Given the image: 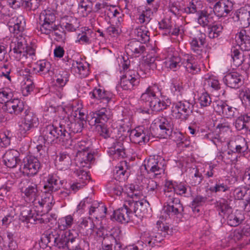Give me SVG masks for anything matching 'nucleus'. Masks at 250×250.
Here are the masks:
<instances>
[{
  "mask_svg": "<svg viewBox=\"0 0 250 250\" xmlns=\"http://www.w3.org/2000/svg\"><path fill=\"white\" fill-rule=\"evenodd\" d=\"M162 160H159L158 163H156L152 168L151 171H149L148 174H153V177H156L157 175H161L164 171V164L162 163Z\"/></svg>",
  "mask_w": 250,
  "mask_h": 250,
  "instance_id": "e2e57ef3",
  "label": "nucleus"
},
{
  "mask_svg": "<svg viewBox=\"0 0 250 250\" xmlns=\"http://www.w3.org/2000/svg\"><path fill=\"white\" fill-rule=\"evenodd\" d=\"M229 187L223 183L220 182V180H216L214 186L209 188V190L212 192L217 193L220 192H226L229 190Z\"/></svg>",
  "mask_w": 250,
  "mask_h": 250,
  "instance_id": "680f3d73",
  "label": "nucleus"
},
{
  "mask_svg": "<svg viewBox=\"0 0 250 250\" xmlns=\"http://www.w3.org/2000/svg\"><path fill=\"white\" fill-rule=\"evenodd\" d=\"M233 5L229 0L217 1L213 6V12L217 17H226L232 11Z\"/></svg>",
  "mask_w": 250,
  "mask_h": 250,
  "instance_id": "a878e982",
  "label": "nucleus"
},
{
  "mask_svg": "<svg viewBox=\"0 0 250 250\" xmlns=\"http://www.w3.org/2000/svg\"><path fill=\"white\" fill-rule=\"evenodd\" d=\"M236 19L245 26L250 24V11L245 8H241L235 13Z\"/></svg>",
  "mask_w": 250,
  "mask_h": 250,
  "instance_id": "79ce46f5",
  "label": "nucleus"
},
{
  "mask_svg": "<svg viewBox=\"0 0 250 250\" xmlns=\"http://www.w3.org/2000/svg\"><path fill=\"white\" fill-rule=\"evenodd\" d=\"M26 42L21 36L13 38L9 44V54L17 61L24 60Z\"/></svg>",
  "mask_w": 250,
  "mask_h": 250,
  "instance_id": "2eb2a0df",
  "label": "nucleus"
},
{
  "mask_svg": "<svg viewBox=\"0 0 250 250\" xmlns=\"http://www.w3.org/2000/svg\"><path fill=\"white\" fill-rule=\"evenodd\" d=\"M208 28V37L210 39H215L219 36L223 27L221 24H210Z\"/></svg>",
  "mask_w": 250,
  "mask_h": 250,
  "instance_id": "603ef678",
  "label": "nucleus"
},
{
  "mask_svg": "<svg viewBox=\"0 0 250 250\" xmlns=\"http://www.w3.org/2000/svg\"><path fill=\"white\" fill-rule=\"evenodd\" d=\"M74 173L77 176L79 182L84 184V185L86 184L87 181L90 179L89 176L85 170L77 169L74 171Z\"/></svg>",
  "mask_w": 250,
  "mask_h": 250,
  "instance_id": "0e129e2a",
  "label": "nucleus"
},
{
  "mask_svg": "<svg viewBox=\"0 0 250 250\" xmlns=\"http://www.w3.org/2000/svg\"><path fill=\"white\" fill-rule=\"evenodd\" d=\"M41 167L39 160L35 157L30 156L24 159L20 169L24 174L32 176L36 174Z\"/></svg>",
  "mask_w": 250,
  "mask_h": 250,
  "instance_id": "6ab92c4d",
  "label": "nucleus"
},
{
  "mask_svg": "<svg viewBox=\"0 0 250 250\" xmlns=\"http://www.w3.org/2000/svg\"><path fill=\"white\" fill-rule=\"evenodd\" d=\"M56 16L54 13L50 10L42 11L39 18V26L37 29L41 34L47 33L56 27Z\"/></svg>",
  "mask_w": 250,
  "mask_h": 250,
  "instance_id": "ddd939ff",
  "label": "nucleus"
},
{
  "mask_svg": "<svg viewBox=\"0 0 250 250\" xmlns=\"http://www.w3.org/2000/svg\"><path fill=\"white\" fill-rule=\"evenodd\" d=\"M128 201L130 205L129 207L132 209L133 213L136 214V215L143 217L146 213L148 202L141 200L135 201L134 200H129Z\"/></svg>",
  "mask_w": 250,
  "mask_h": 250,
  "instance_id": "72a5a7b5",
  "label": "nucleus"
},
{
  "mask_svg": "<svg viewBox=\"0 0 250 250\" xmlns=\"http://www.w3.org/2000/svg\"><path fill=\"white\" fill-rule=\"evenodd\" d=\"M72 69L81 77H85L89 74L88 64L85 62L76 61L72 63Z\"/></svg>",
  "mask_w": 250,
  "mask_h": 250,
  "instance_id": "a19ab883",
  "label": "nucleus"
},
{
  "mask_svg": "<svg viewBox=\"0 0 250 250\" xmlns=\"http://www.w3.org/2000/svg\"><path fill=\"white\" fill-rule=\"evenodd\" d=\"M199 101L201 107L208 106L212 103L211 98L207 92L203 93L200 95Z\"/></svg>",
  "mask_w": 250,
  "mask_h": 250,
  "instance_id": "338daca9",
  "label": "nucleus"
},
{
  "mask_svg": "<svg viewBox=\"0 0 250 250\" xmlns=\"http://www.w3.org/2000/svg\"><path fill=\"white\" fill-rule=\"evenodd\" d=\"M75 233L78 232L74 229L65 232L52 229L43 233L41 241L47 246H54L60 249L66 250L68 245L74 239Z\"/></svg>",
  "mask_w": 250,
  "mask_h": 250,
  "instance_id": "f257e3e1",
  "label": "nucleus"
},
{
  "mask_svg": "<svg viewBox=\"0 0 250 250\" xmlns=\"http://www.w3.org/2000/svg\"><path fill=\"white\" fill-rule=\"evenodd\" d=\"M108 153L110 155H112L115 159L124 158L125 156V153L122 141L117 140L114 143Z\"/></svg>",
  "mask_w": 250,
  "mask_h": 250,
  "instance_id": "f704fd0d",
  "label": "nucleus"
},
{
  "mask_svg": "<svg viewBox=\"0 0 250 250\" xmlns=\"http://www.w3.org/2000/svg\"><path fill=\"white\" fill-rule=\"evenodd\" d=\"M159 88L156 84L149 86L142 93L141 99L149 102V107L153 111L159 112L167 108V104L162 98L158 97Z\"/></svg>",
  "mask_w": 250,
  "mask_h": 250,
  "instance_id": "0eeeda50",
  "label": "nucleus"
},
{
  "mask_svg": "<svg viewBox=\"0 0 250 250\" xmlns=\"http://www.w3.org/2000/svg\"><path fill=\"white\" fill-rule=\"evenodd\" d=\"M87 120H84L81 118H77L74 122H71L68 119H62L60 121V127L62 128L63 133H67L69 135L68 142L70 141L72 133H78L82 131L84 123Z\"/></svg>",
  "mask_w": 250,
  "mask_h": 250,
  "instance_id": "dca6fc26",
  "label": "nucleus"
},
{
  "mask_svg": "<svg viewBox=\"0 0 250 250\" xmlns=\"http://www.w3.org/2000/svg\"><path fill=\"white\" fill-rule=\"evenodd\" d=\"M39 124L37 116L30 109L27 108L23 112L19 125V132L22 136L28 134L33 128Z\"/></svg>",
  "mask_w": 250,
  "mask_h": 250,
  "instance_id": "f8f14e48",
  "label": "nucleus"
},
{
  "mask_svg": "<svg viewBox=\"0 0 250 250\" xmlns=\"http://www.w3.org/2000/svg\"><path fill=\"white\" fill-rule=\"evenodd\" d=\"M92 34H93V32L91 30L88 29L86 32L79 34L78 41L82 44H90L92 42L91 39Z\"/></svg>",
  "mask_w": 250,
  "mask_h": 250,
  "instance_id": "bf43d9fd",
  "label": "nucleus"
},
{
  "mask_svg": "<svg viewBox=\"0 0 250 250\" xmlns=\"http://www.w3.org/2000/svg\"><path fill=\"white\" fill-rule=\"evenodd\" d=\"M55 164L58 169L65 170L67 169L71 165V159L67 153L65 152L60 153L57 156Z\"/></svg>",
  "mask_w": 250,
  "mask_h": 250,
  "instance_id": "c9c22d12",
  "label": "nucleus"
},
{
  "mask_svg": "<svg viewBox=\"0 0 250 250\" xmlns=\"http://www.w3.org/2000/svg\"><path fill=\"white\" fill-rule=\"evenodd\" d=\"M134 34L137 41L142 43H145L149 41L150 33L146 26L142 25L136 28L134 30Z\"/></svg>",
  "mask_w": 250,
  "mask_h": 250,
  "instance_id": "58836bf2",
  "label": "nucleus"
},
{
  "mask_svg": "<svg viewBox=\"0 0 250 250\" xmlns=\"http://www.w3.org/2000/svg\"><path fill=\"white\" fill-rule=\"evenodd\" d=\"M229 147L232 149V152L238 153L245 152L248 149L245 139L241 137H238L234 142L232 141H230Z\"/></svg>",
  "mask_w": 250,
  "mask_h": 250,
  "instance_id": "e433bc0d",
  "label": "nucleus"
},
{
  "mask_svg": "<svg viewBox=\"0 0 250 250\" xmlns=\"http://www.w3.org/2000/svg\"><path fill=\"white\" fill-rule=\"evenodd\" d=\"M13 96V93L10 89L7 88L0 89V103L6 104L7 102L12 101Z\"/></svg>",
  "mask_w": 250,
  "mask_h": 250,
  "instance_id": "4d7b16f0",
  "label": "nucleus"
},
{
  "mask_svg": "<svg viewBox=\"0 0 250 250\" xmlns=\"http://www.w3.org/2000/svg\"><path fill=\"white\" fill-rule=\"evenodd\" d=\"M41 137L43 138L44 144L67 143L69 135L63 133L62 128L60 127V122L54 123L43 127L41 131Z\"/></svg>",
  "mask_w": 250,
  "mask_h": 250,
  "instance_id": "39448f33",
  "label": "nucleus"
},
{
  "mask_svg": "<svg viewBox=\"0 0 250 250\" xmlns=\"http://www.w3.org/2000/svg\"><path fill=\"white\" fill-rule=\"evenodd\" d=\"M91 144L90 142L81 141L75 146L77 150L76 155V163L79 167L89 168L90 163L94 160L93 154L90 150Z\"/></svg>",
  "mask_w": 250,
  "mask_h": 250,
  "instance_id": "6e6552de",
  "label": "nucleus"
},
{
  "mask_svg": "<svg viewBox=\"0 0 250 250\" xmlns=\"http://www.w3.org/2000/svg\"><path fill=\"white\" fill-rule=\"evenodd\" d=\"M141 183V186L145 187L148 192L157 193L159 186L155 181L152 179L142 177Z\"/></svg>",
  "mask_w": 250,
  "mask_h": 250,
  "instance_id": "de8ad7c7",
  "label": "nucleus"
},
{
  "mask_svg": "<svg viewBox=\"0 0 250 250\" xmlns=\"http://www.w3.org/2000/svg\"><path fill=\"white\" fill-rule=\"evenodd\" d=\"M39 67L38 72H41L42 74H45L48 73L50 75V72H52L51 70V64L49 62L43 60L40 61L38 64Z\"/></svg>",
  "mask_w": 250,
  "mask_h": 250,
  "instance_id": "69168bd1",
  "label": "nucleus"
},
{
  "mask_svg": "<svg viewBox=\"0 0 250 250\" xmlns=\"http://www.w3.org/2000/svg\"><path fill=\"white\" fill-rule=\"evenodd\" d=\"M107 191L109 193L120 196L123 193H125L124 188L119 185L117 181H110L106 185Z\"/></svg>",
  "mask_w": 250,
  "mask_h": 250,
  "instance_id": "49530a36",
  "label": "nucleus"
},
{
  "mask_svg": "<svg viewBox=\"0 0 250 250\" xmlns=\"http://www.w3.org/2000/svg\"><path fill=\"white\" fill-rule=\"evenodd\" d=\"M111 117L110 112L103 107L94 112H90L86 116V120L91 126L97 125L96 128L99 135L104 139L109 138L110 130L105 124Z\"/></svg>",
  "mask_w": 250,
  "mask_h": 250,
  "instance_id": "7ed1b4c3",
  "label": "nucleus"
},
{
  "mask_svg": "<svg viewBox=\"0 0 250 250\" xmlns=\"http://www.w3.org/2000/svg\"><path fill=\"white\" fill-rule=\"evenodd\" d=\"M7 25L11 32L18 34L24 31L25 21L22 15H16L10 18Z\"/></svg>",
  "mask_w": 250,
  "mask_h": 250,
  "instance_id": "b1692460",
  "label": "nucleus"
},
{
  "mask_svg": "<svg viewBox=\"0 0 250 250\" xmlns=\"http://www.w3.org/2000/svg\"><path fill=\"white\" fill-rule=\"evenodd\" d=\"M159 160H162L163 162L164 161V160L162 159L158 156H157V158H155V157H150L147 159L145 160L143 165L147 173H148L149 171L151 170V169L152 168V167L154 165H156V163H158Z\"/></svg>",
  "mask_w": 250,
  "mask_h": 250,
  "instance_id": "052dcab7",
  "label": "nucleus"
},
{
  "mask_svg": "<svg viewBox=\"0 0 250 250\" xmlns=\"http://www.w3.org/2000/svg\"><path fill=\"white\" fill-rule=\"evenodd\" d=\"M167 67L175 71L183 65L186 70L192 74H196L200 71V68L194 56L186 54L183 58L179 56L173 55L166 61Z\"/></svg>",
  "mask_w": 250,
  "mask_h": 250,
  "instance_id": "423d86ee",
  "label": "nucleus"
},
{
  "mask_svg": "<svg viewBox=\"0 0 250 250\" xmlns=\"http://www.w3.org/2000/svg\"><path fill=\"white\" fill-rule=\"evenodd\" d=\"M127 54L139 57L146 50V47L142 42L137 40H131L125 47Z\"/></svg>",
  "mask_w": 250,
  "mask_h": 250,
  "instance_id": "7c9ffc66",
  "label": "nucleus"
},
{
  "mask_svg": "<svg viewBox=\"0 0 250 250\" xmlns=\"http://www.w3.org/2000/svg\"><path fill=\"white\" fill-rule=\"evenodd\" d=\"M47 216V214H43L41 217H37L31 210L26 208L21 212L20 220L27 224H35L36 221H39L40 223H47L50 222V219Z\"/></svg>",
  "mask_w": 250,
  "mask_h": 250,
  "instance_id": "4be33fe9",
  "label": "nucleus"
},
{
  "mask_svg": "<svg viewBox=\"0 0 250 250\" xmlns=\"http://www.w3.org/2000/svg\"><path fill=\"white\" fill-rule=\"evenodd\" d=\"M193 110V105L187 101H180L174 104L172 112L177 119L187 120Z\"/></svg>",
  "mask_w": 250,
  "mask_h": 250,
  "instance_id": "a211bd4d",
  "label": "nucleus"
},
{
  "mask_svg": "<svg viewBox=\"0 0 250 250\" xmlns=\"http://www.w3.org/2000/svg\"><path fill=\"white\" fill-rule=\"evenodd\" d=\"M19 187L21 192L24 194L25 198L29 202L37 204L36 202L41 192L36 184L33 183L28 179H23L20 183Z\"/></svg>",
  "mask_w": 250,
  "mask_h": 250,
  "instance_id": "4468645a",
  "label": "nucleus"
},
{
  "mask_svg": "<svg viewBox=\"0 0 250 250\" xmlns=\"http://www.w3.org/2000/svg\"><path fill=\"white\" fill-rule=\"evenodd\" d=\"M197 20V22L203 27H208L211 22V17L205 10H202L198 13Z\"/></svg>",
  "mask_w": 250,
  "mask_h": 250,
  "instance_id": "8fccbe9b",
  "label": "nucleus"
},
{
  "mask_svg": "<svg viewBox=\"0 0 250 250\" xmlns=\"http://www.w3.org/2000/svg\"><path fill=\"white\" fill-rule=\"evenodd\" d=\"M4 109L10 114L20 115L26 108L22 101L19 99H12L4 106Z\"/></svg>",
  "mask_w": 250,
  "mask_h": 250,
  "instance_id": "cd10ccee",
  "label": "nucleus"
},
{
  "mask_svg": "<svg viewBox=\"0 0 250 250\" xmlns=\"http://www.w3.org/2000/svg\"><path fill=\"white\" fill-rule=\"evenodd\" d=\"M151 12L150 11H143L138 18L139 23L147 25L150 21L151 18L150 17Z\"/></svg>",
  "mask_w": 250,
  "mask_h": 250,
  "instance_id": "774afa93",
  "label": "nucleus"
},
{
  "mask_svg": "<svg viewBox=\"0 0 250 250\" xmlns=\"http://www.w3.org/2000/svg\"><path fill=\"white\" fill-rule=\"evenodd\" d=\"M188 189H190V188L184 184L181 183L175 184L173 183V191L177 194L188 196L190 194L187 193Z\"/></svg>",
  "mask_w": 250,
  "mask_h": 250,
  "instance_id": "13d9d810",
  "label": "nucleus"
},
{
  "mask_svg": "<svg viewBox=\"0 0 250 250\" xmlns=\"http://www.w3.org/2000/svg\"><path fill=\"white\" fill-rule=\"evenodd\" d=\"M120 65L124 70V74L121 78L120 85L123 90L134 89L140 83V76L138 72L130 69V61L127 56H122L118 59Z\"/></svg>",
  "mask_w": 250,
  "mask_h": 250,
  "instance_id": "20e7f679",
  "label": "nucleus"
},
{
  "mask_svg": "<svg viewBox=\"0 0 250 250\" xmlns=\"http://www.w3.org/2000/svg\"><path fill=\"white\" fill-rule=\"evenodd\" d=\"M148 133L147 129H145L142 126L139 127L131 130L129 138L132 143L142 145L149 141L150 137Z\"/></svg>",
  "mask_w": 250,
  "mask_h": 250,
  "instance_id": "5701e85b",
  "label": "nucleus"
},
{
  "mask_svg": "<svg viewBox=\"0 0 250 250\" xmlns=\"http://www.w3.org/2000/svg\"><path fill=\"white\" fill-rule=\"evenodd\" d=\"M100 250H121V244L112 234L106 235L102 242Z\"/></svg>",
  "mask_w": 250,
  "mask_h": 250,
  "instance_id": "2f4dec72",
  "label": "nucleus"
},
{
  "mask_svg": "<svg viewBox=\"0 0 250 250\" xmlns=\"http://www.w3.org/2000/svg\"><path fill=\"white\" fill-rule=\"evenodd\" d=\"M50 32L47 33H44L43 34L50 35L51 33H53L56 36L55 39L58 42L63 41L65 39V32L63 30L62 27L59 24H56V27L53 28Z\"/></svg>",
  "mask_w": 250,
  "mask_h": 250,
  "instance_id": "864d4df0",
  "label": "nucleus"
},
{
  "mask_svg": "<svg viewBox=\"0 0 250 250\" xmlns=\"http://www.w3.org/2000/svg\"><path fill=\"white\" fill-rule=\"evenodd\" d=\"M19 156L20 153L16 150H8L3 157L5 165L9 168L15 167L20 162Z\"/></svg>",
  "mask_w": 250,
  "mask_h": 250,
  "instance_id": "473e14b6",
  "label": "nucleus"
},
{
  "mask_svg": "<svg viewBox=\"0 0 250 250\" xmlns=\"http://www.w3.org/2000/svg\"><path fill=\"white\" fill-rule=\"evenodd\" d=\"M212 107L215 112L227 118L234 117L238 113L237 109L228 105L222 101H215L212 102Z\"/></svg>",
  "mask_w": 250,
  "mask_h": 250,
  "instance_id": "aec40b11",
  "label": "nucleus"
},
{
  "mask_svg": "<svg viewBox=\"0 0 250 250\" xmlns=\"http://www.w3.org/2000/svg\"><path fill=\"white\" fill-rule=\"evenodd\" d=\"M202 8V1L200 0H191L188 6L185 9L186 12L188 13L198 14Z\"/></svg>",
  "mask_w": 250,
  "mask_h": 250,
  "instance_id": "6e6d98bb",
  "label": "nucleus"
},
{
  "mask_svg": "<svg viewBox=\"0 0 250 250\" xmlns=\"http://www.w3.org/2000/svg\"><path fill=\"white\" fill-rule=\"evenodd\" d=\"M233 195L237 200H250V189L246 187L235 188L233 191Z\"/></svg>",
  "mask_w": 250,
  "mask_h": 250,
  "instance_id": "37998d69",
  "label": "nucleus"
},
{
  "mask_svg": "<svg viewBox=\"0 0 250 250\" xmlns=\"http://www.w3.org/2000/svg\"><path fill=\"white\" fill-rule=\"evenodd\" d=\"M74 224L73 217L71 215H68L59 218L58 221V227L59 230H65L70 228Z\"/></svg>",
  "mask_w": 250,
  "mask_h": 250,
  "instance_id": "c03bdc74",
  "label": "nucleus"
},
{
  "mask_svg": "<svg viewBox=\"0 0 250 250\" xmlns=\"http://www.w3.org/2000/svg\"><path fill=\"white\" fill-rule=\"evenodd\" d=\"M225 83L232 88H238L243 84L244 78L238 72H232L228 73L223 78Z\"/></svg>",
  "mask_w": 250,
  "mask_h": 250,
  "instance_id": "bb28decb",
  "label": "nucleus"
},
{
  "mask_svg": "<svg viewBox=\"0 0 250 250\" xmlns=\"http://www.w3.org/2000/svg\"><path fill=\"white\" fill-rule=\"evenodd\" d=\"M56 84L59 87L64 86L68 81L69 74L65 70L61 69L59 70L56 76Z\"/></svg>",
  "mask_w": 250,
  "mask_h": 250,
  "instance_id": "3c124183",
  "label": "nucleus"
},
{
  "mask_svg": "<svg viewBox=\"0 0 250 250\" xmlns=\"http://www.w3.org/2000/svg\"><path fill=\"white\" fill-rule=\"evenodd\" d=\"M237 130H250V115L245 114L238 117L234 123Z\"/></svg>",
  "mask_w": 250,
  "mask_h": 250,
  "instance_id": "ea45409f",
  "label": "nucleus"
},
{
  "mask_svg": "<svg viewBox=\"0 0 250 250\" xmlns=\"http://www.w3.org/2000/svg\"><path fill=\"white\" fill-rule=\"evenodd\" d=\"M167 204L164 207L163 211L169 216L181 214L183 211V207L180 200L177 198H170Z\"/></svg>",
  "mask_w": 250,
  "mask_h": 250,
  "instance_id": "393cba45",
  "label": "nucleus"
},
{
  "mask_svg": "<svg viewBox=\"0 0 250 250\" xmlns=\"http://www.w3.org/2000/svg\"><path fill=\"white\" fill-rule=\"evenodd\" d=\"M216 207L219 210V213L226 218L228 224L231 227L239 225L243 220L242 215L237 212H233L232 208L225 199H220L216 203Z\"/></svg>",
  "mask_w": 250,
  "mask_h": 250,
  "instance_id": "1a4fd4ad",
  "label": "nucleus"
},
{
  "mask_svg": "<svg viewBox=\"0 0 250 250\" xmlns=\"http://www.w3.org/2000/svg\"><path fill=\"white\" fill-rule=\"evenodd\" d=\"M63 20L65 21V22L62 23V25L65 29L71 32L76 30V28L77 27V19L72 17H66L63 18Z\"/></svg>",
  "mask_w": 250,
  "mask_h": 250,
  "instance_id": "5fc2aeb1",
  "label": "nucleus"
},
{
  "mask_svg": "<svg viewBox=\"0 0 250 250\" xmlns=\"http://www.w3.org/2000/svg\"><path fill=\"white\" fill-rule=\"evenodd\" d=\"M159 225L157 232L146 231L142 233L141 238L146 245L153 247L156 243L161 242L164 237L171 234L172 231L168 226L164 223H161Z\"/></svg>",
  "mask_w": 250,
  "mask_h": 250,
  "instance_id": "9d476101",
  "label": "nucleus"
},
{
  "mask_svg": "<svg viewBox=\"0 0 250 250\" xmlns=\"http://www.w3.org/2000/svg\"><path fill=\"white\" fill-rule=\"evenodd\" d=\"M79 227L81 232L83 235L89 236L94 232L95 225L92 220L90 218H88L83 219L79 225Z\"/></svg>",
  "mask_w": 250,
  "mask_h": 250,
  "instance_id": "4c0bfd02",
  "label": "nucleus"
},
{
  "mask_svg": "<svg viewBox=\"0 0 250 250\" xmlns=\"http://www.w3.org/2000/svg\"><path fill=\"white\" fill-rule=\"evenodd\" d=\"M231 53L233 65L236 67L241 65L244 61L243 53L240 52L236 47H233L231 48Z\"/></svg>",
  "mask_w": 250,
  "mask_h": 250,
  "instance_id": "09e8293b",
  "label": "nucleus"
},
{
  "mask_svg": "<svg viewBox=\"0 0 250 250\" xmlns=\"http://www.w3.org/2000/svg\"><path fill=\"white\" fill-rule=\"evenodd\" d=\"M250 32L242 29L235 36L238 47L243 51L250 50Z\"/></svg>",
  "mask_w": 250,
  "mask_h": 250,
  "instance_id": "c756f323",
  "label": "nucleus"
},
{
  "mask_svg": "<svg viewBox=\"0 0 250 250\" xmlns=\"http://www.w3.org/2000/svg\"><path fill=\"white\" fill-rule=\"evenodd\" d=\"M129 206V202L126 201L123 207L114 211L112 216L115 220L121 223H126L131 220L133 212Z\"/></svg>",
  "mask_w": 250,
  "mask_h": 250,
  "instance_id": "412c9836",
  "label": "nucleus"
},
{
  "mask_svg": "<svg viewBox=\"0 0 250 250\" xmlns=\"http://www.w3.org/2000/svg\"><path fill=\"white\" fill-rule=\"evenodd\" d=\"M61 182L56 175L49 174L46 178L44 185V192L51 194L52 193L58 190L61 187Z\"/></svg>",
  "mask_w": 250,
  "mask_h": 250,
  "instance_id": "c85d7f7f",
  "label": "nucleus"
},
{
  "mask_svg": "<svg viewBox=\"0 0 250 250\" xmlns=\"http://www.w3.org/2000/svg\"><path fill=\"white\" fill-rule=\"evenodd\" d=\"M155 128V133L157 137L167 138L170 137L178 144L183 143L184 135L180 132H173L174 125L172 121L164 117H158L153 123Z\"/></svg>",
  "mask_w": 250,
  "mask_h": 250,
  "instance_id": "f03ea898",
  "label": "nucleus"
},
{
  "mask_svg": "<svg viewBox=\"0 0 250 250\" xmlns=\"http://www.w3.org/2000/svg\"><path fill=\"white\" fill-rule=\"evenodd\" d=\"M91 98L90 105L97 110L104 107L111 100L113 95L110 92L95 88L89 93Z\"/></svg>",
  "mask_w": 250,
  "mask_h": 250,
  "instance_id": "9b49d317",
  "label": "nucleus"
},
{
  "mask_svg": "<svg viewBox=\"0 0 250 250\" xmlns=\"http://www.w3.org/2000/svg\"><path fill=\"white\" fill-rule=\"evenodd\" d=\"M35 87L33 79L30 75L26 76L22 84V92L24 96H27Z\"/></svg>",
  "mask_w": 250,
  "mask_h": 250,
  "instance_id": "a18cd8bd",
  "label": "nucleus"
},
{
  "mask_svg": "<svg viewBox=\"0 0 250 250\" xmlns=\"http://www.w3.org/2000/svg\"><path fill=\"white\" fill-rule=\"evenodd\" d=\"M206 37V35L205 33L198 31L196 36L191 38L190 42L191 49L199 60L207 57L206 51L204 49Z\"/></svg>",
  "mask_w": 250,
  "mask_h": 250,
  "instance_id": "f3484780",
  "label": "nucleus"
}]
</instances>
